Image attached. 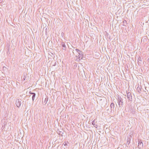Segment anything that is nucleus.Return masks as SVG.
I'll use <instances>...</instances> for the list:
<instances>
[{"label": "nucleus", "instance_id": "obj_3", "mask_svg": "<svg viewBox=\"0 0 149 149\" xmlns=\"http://www.w3.org/2000/svg\"><path fill=\"white\" fill-rule=\"evenodd\" d=\"M16 104L17 107H18L20 106V103L19 102V101H18V102H16Z\"/></svg>", "mask_w": 149, "mask_h": 149}, {"label": "nucleus", "instance_id": "obj_2", "mask_svg": "<svg viewBox=\"0 0 149 149\" xmlns=\"http://www.w3.org/2000/svg\"><path fill=\"white\" fill-rule=\"evenodd\" d=\"M118 102L119 103H122V98H121V97H119L118 98Z\"/></svg>", "mask_w": 149, "mask_h": 149}, {"label": "nucleus", "instance_id": "obj_1", "mask_svg": "<svg viewBox=\"0 0 149 149\" xmlns=\"http://www.w3.org/2000/svg\"><path fill=\"white\" fill-rule=\"evenodd\" d=\"M83 54H82V53H81L79 54V55L78 56V57H79V60H80L81 59H82L83 58Z\"/></svg>", "mask_w": 149, "mask_h": 149}, {"label": "nucleus", "instance_id": "obj_4", "mask_svg": "<svg viewBox=\"0 0 149 149\" xmlns=\"http://www.w3.org/2000/svg\"><path fill=\"white\" fill-rule=\"evenodd\" d=\"M76 51H77V52L79 54L80 53H82V52L80 51L79 50H78L77 49H76Z\"/></svg>", "mask_w": 149, "mask_h": 149}, {"label": "nucleus", "instance_id": "obj_6", "mask_svg": "<svg viewBox=\"0 0 149 149\" xmlns=\"http://www.w3.org/2000/svg\"><path fill=\"white\" fill-rule=\"evenodd\" d=\"M65 45H63V47H65Z\"/></svg>", "mask_w": 149, "mask_h": 149}, {"label": "nucleus", "instance_id": "obj_5", "mask_svg": "<svg viewBox=\"0 0 149 149\" xmlns=\"http://www.w3.org/2000/svg\"><path fill=\"white\" fill-rule=\"evenodd\" d=\"M34 95H33V97H32L33 99V97H35V94L34 93Z\"/></svg>", "mask_w": 149, "mask_h": 149}]
</instances>
